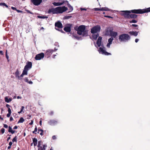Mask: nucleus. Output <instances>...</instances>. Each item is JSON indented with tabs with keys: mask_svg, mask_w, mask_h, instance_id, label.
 <instances>
[{
	"mask_svg": "<svg viewBox=\"0 0 150 150\" xmlns=\"http://www.w3.org/2000/svg\"><path fill=\"white\" fill-rule=\"evenodd\" d=\"M101 29L100 26L99 25H97L93 27L91 29V33L92 35L93 38L94 40H96L98 37V32H100Z\"/></svg>",
	"mask_w": 150,
	"mask_h": 150,
	"instance_id": "1",
	"label": "nucleus"
},
{
	"mask_svg": "<svg viewBox=\"0 0 150 150\" xmlns=\"http://www.w3.org/2000/svg\"><path fill=\"white\" fill-rule=\"evenodd\" d=\"M77 33L80 35L83 36H86L88 35V31L86 29V27L85 25H80L78 28Z\"/></svg>",
	"mask_w": 150,
	"mask_h": 150,
	"instance_id": "2",
	"label": "nucleus"
},
{
	"mask_svg": "<svg viewBox=\"0 0 150 150\" xmlns=\"http://www.w3.org/2000/svg\"><path fill=\"white\" fill-rule=\"evenodd\" d=\"M130 37L127 34H123L119 36V39L121 42H125L129 40Z\"/></svg>",
	"mask_w": 150,
	"mask_h": 150,
	"instance_id": "3",
	"label": "nucleus"
},
{
	"mask_svg": "<svg viewBox=\"0 0 150 150\" xmlns=\"http://www.w3.org/2000/svg\"><path fill=\"white\" fill-rule=\"evenodd\" d=\"M131 12L136 13H140L142 14L144 13L147 12H150V8L148 9L147 10H142L140 9H134L130 11Z\"/></svg>",
	"mask_w": 150,
	"mask_h": 150,
	"instance_id": "4",
	"label": "nucleus"
},
{
	"mask_svg": "<svg viewBox=\"0 0 150 150\" xmlns=\"http://www.w3.org/2000/svg\"><path fill=\"white\" fill-rule=\"evenodd\" d=\"M67 8L65 6L58 7L56 8V13H62L66 11Z\"/></svg>",
	"mask_w": 150,
	"mask_h": 150,
	"instance_id": "5",
	"label": "nucleus"
},
{
	"mask_svg": "<svg viewBox=\"0 0 150 150\" xmlns=\"http://www.w3.org/2000/svg\"><path fill=\"white\" fill-rule=\"evenodd\" d=\"M98 51L100 53L104 54L105 55H110L111 54L110 53L107 52L104 47H100L98 50Z\"/></svg>",
	"mask_w": 150,
	"mask_h": 150,
	"instance_id": "6",
	"label": "nucleus"
},
{
	"mask_svg": "<svg viewBox=\"0 0 150 150\" xmlns=\"http://www.w3.org/2000/svg\"><path fill=\"white\" fill-rule=\"evenodd\" d=\"M121 12L123 13H121V15L124 16L125 17L129 18V14L131 13V11H123Z\"/></svg>",
	"mask_w": 150,
	"mask_h": 150,
	"instance_id": "7",
	"label": "nucleus"
},
{
	"mask_svg": "<svg viewBox=\"0 0 150 150\" xmlns=\"http://www.w3.org/2000/svg\"><path fill=\"white\" fill-rule=\"evenodd\" d=\"M44 54L43 53H41L37 54L36 56L35 59L36 60H40L43 58L44 57Z\"/></svg>",
	"mask_w": 150,
	"mask_h": 150,
	"instance_id": "8",
	"label": "nucleus"
},
{
	"mask_svg": "<svg viewBox=\"0 0 150 150\" xmlns=\"http://www.w3.org/2000/svg\"><path fill=\"white\" fill-rule=\"evenodd\" d=\"M112 29L111 28H107L105 31V35H106L110 36L112 31Z\"/></svg>",
	"mask_w": 150,
	"mask_h": 150,
	"instance_id": "9",
	"label": "nucleus"
},
{
	"mask_svg": "<svg viewBox=\"0 0 150 150\" xmlns=\"http://www.w3.org/2000/svg\"><path fill=\"white\" fill-rule=\"evenodd\" d=\"M31 2L35 5L40 4L42 2V0H31Z\"/></svg>",
	"mask_w": 150,
	"mask_h": 150,
	"instance_id": "10",
	"label": "nucleus"
},
{
	"mask_svg": "<svg viewBox=\"0 0 150 150\" xmlns=\"http://www.w3.org/2000/svg\"><path fill=\"white\" fill-rule=\"evenodd\" d=\"M55 25L56 27L55 29L57 30H58V29L56 27L59 28H62L63 27L62 24L59 21L56 23Z\"/></svg>",
	"mask_w": 150,
	"mask_h": 150,
	"instance_id": "11",
	"label": "nucleus"
},
{
	"mask_svg": "<svg viewBox=\"0 0 150 150\" xmlns=\"http://www.w3.org/2000/svg\"><path fill=\"white\" fill-rule=\"evenodd\" d=\"M65 2H67V1H61L60 2H54L53 4L55 6H59L62 5Z\"/></svg>",
	"mask_w": 150,
	"mask_h": 150,
	"instance_id": "12",
	"label": "nucleus"
},
{
	"mask_svg": "<svg viewBox=\"0 0 150 150\" xmlns=\"http://www.w3.org/2000/svg\"><path fill=\"white\" fill-rule=\"evenodd\" d=\"M32 66V63L30 62H29L25 66L24 68L27 69L28 70H29L30 69Z\"/></svg>",
	"mask_w": 150,
	"mask_h": 150,
	"instance_id": "13",
	"label": "nucleus"
},
{
	"mask_svg": "<svg viewBox=\"0 0 150 150\" xmlns=\"http://www.w3.org/2000/svg\"><path fill=\"white\" fill-rule=\"evenodd\" d=\"M48 13H52V14L56 13V8H52L50 9L48 11Z\"/></svg>",
	"mask_w": 150,
	"mask_h": 150,
	"instance_id": "14",
	"label": "nucleus"
},
{
	"mask_svg": "<svg viewBox=\"0 0 150 150\" xmlns=\"http://www.w3.org/2000/svg\"><path fill=\"white\" fill-rule=\"evenodd\" d=\"M113 40V38L111 37L108 40V43L107 45V47L108 48H110V46L112 44V41Z\"/></svg>",
	"mask_w": 150,
	"mask_h": 150,
	"instance_id": "15",
	"label": "nucleus"
},
{
	"mask_svg": "<svg viewBox=\"0 0 150 150\" xmlns=\"http://www.w3.org/2000/svg\"><path fill=\"white\" fill-rule=\"evenodd\" d=\"M28 70L24 68L22 74L20 76V77H23L24 75H27L28 74Z\"/></svg>",
	"mask_w": 150,
	"mask_h": 150,
	"instance_id": "16",
	"label": "nucleus"
},
{
	"mask_svg": "<svg viewBox=\"0 0 150 150\" xmlns=\"http://www.w3.org/2000/svg\"><path fill=\"white\" fill-rule=\"evenodd\" d=\"M101 40L102 38L101 37H99L97 42V44L98 47H100L101 45Z\"/></svg>",
	"mask_w": 150,
	"mask_h": 150,
	"instance_id": "17",
	"label": "nucleus"
},
{
	"mask_svg": "<svg viewBox=\"0 0 150 150\" xmlns=\"http://www.w3.org/2000/svg\"><path fill=\"white\" fill-rule=\"evenodd\" d=\"M117 34V32L113 31L112 30L110 36L112 37L115 38Z\"/></svg>",
	"mask_w": 150,
	"mask_h": 150,
	"instance_id": "18",
	"label": "nucleus"
},
{
	"mask_svg": "<svg viewBox=\"0 0 150 150\" xmlns=\"http://www.w3.org/2000/svg\"><path fill=\"white\" fill-rule=\"evenodd\" d=\"M138 32L136 31H130L129 32V33L131 35H133L134 36H137L138 35Z\"/></svg>",
	"mask_w": 150,
	"mask_h": 150,
	"instance_id": "19",
	"label": "nucleus"
},
{
	"mask_svg": "<svg viewBox=\"0 0 150 150\" xmlns=\"http://www.w3.org/2000/svg\"><path fill=\"white\" fill-rule=\"evenodd\" d=\"M137 16L135 14H129V18H137Z\"/></svg>",
	"mask_w": 150,
	"mask_h": 150,
	"instance_id": "20",
	"label": "nucleus"
},
{
	"mask_svg": "<svg viewBox=\"0 0 150 150\" xmlns=\"http://www.w3.org/2000/svg\"><path fill=\"white\" fill-rule=\"evenodd\" d=\"M64 30L67 32H69L71 31V28L69 27H66L64 28Z\"/></svg>",
	"mask_w": 150,
	"mask_h": 150,
	"instance_id": "21",
	"label": "nucleus"
},
{
	"mask_svg": "<svg viewBox=\"0 0 150 150\" xmlns=\"http://www.w3.org/2000/svg\"><path fill=\"white\" fill-rule=\"evenodd\" d=\"M5 101L6 102L9 103L12 100V99L11 98H8L7 97H6L5 98Z\"/></svg>",
	"mask_w": 150,
	"mask_h": 150,
	"instance_id": "22",
	"label": "nucleus"
},
{
	"mask_svg": "<svg viewBox=\"0 0 150 150\" xmlns=\"http://www.w3.org/2000/svg\"><path fill=\"white\" fill-rule=\"evenodd\" d=\"M33 142L34 143V146H36L37 144V139L35 138H33Z\"/></svg>",
	"mask_w": 150,
	"mask_h": 150,
	"instance_id": "23",
	"label": "nucleus"
},
{
	"mask_svg": "<svg viewBox=\"0 0 150 150\" xmlns=\"http://www.w3.org/2000/svg\"><path fill=\"white\" fill-rule=\"evenodd\" d=\"M110 11L111 10L106 7H103L101 8V11Z\"/></svg>",
	"mask_w": 150,
	"mask_h": 150,
	"instance_id": "24",
	"label": "nucleus"
},
{
	"mask_svg": "<svg viewBox=\"0 0 150 150\" xmlns=\"http://www.w3.org/2000/svg\"><path fill=\"white\" fill-rule=\"evenodd\" d=\"M24 121V120L23 117H21L18 122V123H23Z\"/></svg>",
	"mask_w": 150,
	"mask_h": 150,
	"instance_id": "25",
	"label": "nucleus"
},
{
	"mask_svg": "<svg viewBox=\"0 0 150 150\" xmlns=\"http://www.w3.org/2000/svg\"><path fill=\"white\" fill-rule=\"evenodd\" d=\"M19 72L17 70L15 73V75L16 77H18L19 78H20L19 76Z\"/></svg>",
	"mask_w": 150,
	"mask_h": 150,
	"instance_id": "26",
	"label": "nucleus"
},
{
	"mask_svg": "<svg viewBox=\"0 0 150 150\" xmlns=\"http://www.w3.org/2000/svg\"><path fill=\"white\" fill-rule=\"evenodd\" d=\"M43 130L42 129H39L38 133H40L41 135H43Z\"/></svg>",
	"mask_w": 150,
	"mask_h": 150,
	"instance_id": "27",
	"label": "nucleus"
},
{
	"mask_svg": "<svg viewBox=\"0 0 150 150\" xmlns=\"http://www.w3.org/2000/svg\"><path fill=\"white\" fill-rule=\"evenodd\" d=\"M137 22V21L135 20H133L132 21H129V23H135Z\"/></svg>",
	"mask_w": 150,
	"mask_h": 150,
	"instance_id": "28",
	"label": "nucleus"
},
{
	"mask_svg": "<svg viewBox=\"0 0 150 150\" xmlns=\"http://www.w3.org/2000/svg\"><path fill=\"white\" fill-rule=\"evenodd\" d=\"M42 142L41 141H39L38 142V148L40 147H42V146H41V144Z\"/></svg>",
	"mask_w": 150,
	"mask_h": 150,
	"instance_id": "29",
	"label": "nucleus"
},
{
	"mask_svg": "<svg viewBox=\"0 0 150 150\" xmlns=\"http://www.w3.org/2000/svg\"><path fill=\"white\" fill-rule=\"evenodd\" d=\"M68 6L69 8V10H70V11H72L73 10V8L69 4H68Z\"/></svg>",
	"mask_w": 150,
	"mask_h": 150,
	"instance_id": "30",
	"label": "nucleus"
},
{
	"mask_svg": "<svg viewBox=\"0 0 150 150\" xmlns=\"http://www.w3.org/2000/svg\"><path fill=\"white\" fill-rule=\"evenodd\" d=\"M38 17L40 18H47V17L46 16H38Z\"/></svg>",
	"mask_w": 150,
	"mask_h": 150,
	"instance_id": "31",
	"label": "nucleus"
},
{
	"mask_svg": "<svg viewBox=\"0 0 150 150\" xmlns=\"http://www.w3.org/2000/svg\"><path fill=\"white\" fill-rule=\"evenodd\" d=\"M0 5H3L4 6H5L6 7L8 8V6L6 5L5 3H1L0 4Z\"/></svg>",
	"mask_w": 150,
	"mask_h": 150,
	"instance_id": "32",
	"label": "nucleus"
},
{
	"mask_svg": "<svg viewBox=\"0 0 150 150\" xmlns=\"http://www.w3.org/2000/svg\"><path fill=\"white\" fill-rule=\"evenodd\" d=\"M24 108V106H22L21 107V110L20 112H18L19 114L21 113L22 112H23V110Z\"/></svg>",
	"mask_w": 150,
	"mask_h": 150,
	"instance_id": "33",
	"label": "nucleus"
},
{
	"mask_svg": "<svg viewBox=\"0 0 150 150\" xmlns=\"http://www.w3.org/2000/svg\"><path fill=\"white\" fill-rule=\"evenodd\" d=\"M37 127H36L35 129L34 130L33 132V133L36 134V132H37Z\"/></svg>",
	"mask_w": 150,
	"mask_h": 150,
	"instance_id": "34",
	"label": "nucleus"
},
{
	"mask_svg": "<svg viewBox=\"0 0 150 150\" xmlns=\"http://www.w3.org/2000/svg\"><path fill=\"white\" fill-rule=\"evenodd\" d=\"M12 130L11 127L10 126H9L8 127V132H10Z\"/></svg>",
	"mask_w": 150,
	"mask_h": 150,
	"instance_id": "35",
	"label": "nucleus"
},
{
	"mask_svg": "<svg viewBox=\"0 0 150 150\" xmlns=\"http://www.w3.org/2000/svg\"><path fill=\"white\" fill-rule=\"evenodd\" d=\"M96 11H101V8H96L94 9Z\"/></svg>",
	"mask_w": 150,
	"mask_h": 150,
	"instance_id": "36",
	"label": "nucleus"
},
{
	"mask_svg": "<svg viewBox=\"0 0 150 150\" xmlns=\"http://www.w3.org/2000/svg\"><path fill=\"white\" fill-rule=\"evenodd\" d=\"M1 132H2V134H3L5 132V129L3 128L1 129Z\"/></svg>",
	"mask_w": 150,
	"mask_h": 150,
	"instance_id": "37",
	"label": "nucleus"
},
{
	"mask_svg": "<svg viewBox=\"0 0 150 150\" xmlns=\"http://www.w3.org/2000/svg\"><path fill=\"white\" fill-rule=\"evenodd\" d=\"M17 138L16 137H15L12 140V142H16V141Z\"/></svg>",
	"mask_w": 150,
	"mask_h": 150,
	"instance_id": "38",
	"label": "nucleus"
},
{
	"mask_svg": "<svg viewBox=\"0 0 150 150\" xmlns=\"http://www.w3.org/2000/svg\"><path fill=\"white\" fill-rule=\"evenodd\" d=\"M8 111L9 113H11V109L9 108H8Z\"/></svg>",
	"mask_w": 150,
	"mask_h": 150,
	"instance_id": "39",
	"label": "nucleus"
},
{
	"mask_svg": "<svg viewBox=\"0 0 150 150\" xmlns=\"http://www.w3.org/2000/svg\"><path fill=\"white\" fill-rule=\"evenodd\" d=\"M24 80L26 82H28V78H25V79H24Z\"/></svg>",
	"mask_w": 150,
	"mask_h": 150,
	"instance_id": "40",
	"label": "nucleus"
},
{
	"mask_svg": "<svg viewBox=\"0 0 150 150\" xmlns=\"http://www.w3.org/2000/svg\"><path fill=\"white\" fill-rule=\"evenodd\" d=\"M38 150H44V149H43L42 148V147H40L39 148H38Z\"/></svg>",
	"mask_w": 150,
	"mask_h": 150,
	"instance_id": "41",
	"label": "nucleus"
},
{
	"mask_svg": "<svg viewBox=\"0 0 150 150\" xmlns=\"http://www.w3.org/2000/svg\"><path fill=\"white\" fill-rule=\"evenodd\" d=\"M43 147H42V148L44 149L45 150V148L47 147V146L45 145H44Z\"/></svg>",
	"mask_w": 150,
	"mask_h": 150,
	"instance_id": "42",
	"label": "nucleus"
},
{
	"mask_svg": "<svg viewBox=\"0 0 150 150\" xmlns=\"http://www.w3.org/2000/svg\"><path fill=\"white\" fill-rule=\"evenodd\" d=\"M26 11L28 13H30L31 14H33V13H32L29 10H26Z\"/></svg>",
	"mask_w": 150,
	"mask_h": 150,
	"instance_id": "43",
	"label": "nucleus"
},
{
	"mask_svg": "<svg viewBox=\"0 0 150 150\" xmlns=\"http://www.w3.org/2000/svg\"><path fill=\"white\" fill-rule=\"evenodd\" d=\"M11 115V113H8L7 115V117H9Z\"/></svg>",
	"mask_w": 150,
	"mask_h": 150,
	"instance_id": "44",
	"label": "nucleus"
},
{
	"mask_svg": "<svg viewBox=\"0 0 150 150\" xmlns=\"http://www.w3.org/2000/svg\"><path fill=\"white\" fill-rule=\"evenodd\" d=\"M4 127L5 128H7L8 127V125L6 124L4 125Z\"/></svg>",
	"mask_w": 150,
	"mask_h": 150,
	"instance_id": "45",
	"label": "nucleus"
},
{
	"mask_svg": "<svg viewBox=\"0 0 150 150\" xmlns=\"http://www.w3.org/2000/svg\"><path fill=\"white\" fill-rule=\"evenodd\" d=\"M17 11L18 13H22V12L21 11L18 10H16Z\"/></svg>",
	"mask_w": 150,
	"mask_h": 150,
	"instance_id": "46",
	"label": "nucleus"
},
{
	"mask_svg": "<svg viewBox=\"0 0 150 150\" xmlns=\"http://www.w3.org/2000/svg\"><path fill=\"white\" fill-rule=\"evenodd\" d=\"M132 25L133 26L135 27H137L138 26V25H136V24H132Z\"/></svg>",
	"mask_w": 150,
	"mask_h": 150,
	"instance_id": "47",
	"label": "nucleus"
},
{
	"mask_svg": "<svg viewBox=\"0 0 150 150\" xmlns=\"http://www.w3.org/2000/svg\"><path fill=\"white\" fill-rule=\"evenodd\" d=\"M7 50H6V58H7V59H8V55H7Z\"/></svg>",
	"mask_w": 150,
	"mask_h": 150,
	"instance_id": "48",
	"label": "nucleus"
},
{
	"mask_svg": "<svg viewBox=\"0 0 150 150\" xmlns=\"http://www.w3.org/2000/svg\"><path fill=\"white\" fill-rule=\"evenodd\" d=\"M12 143L11 142H10L9 143V145L10 146H11V145H12Z\"/></svg>",
	"mask_w": 150,
	"mask_h": 150,
	"instance_id": "49",
	"label": "nucleus"
},
{
	"mask_svg": "<svg viewBox=\"0 0 150 150\" xmlns=\"http://www.w3.org/2000/svg\"><path fill=\"white\" fill-rule=\"evenodd\" d=\"M139 40L138 39H135V42H137Z\"/></svg>",
	"mask_w": 150,
	"mask_h": 150,
	"instance_id": "50",
	"label": "nucleus"
},
{
	"mask_svg": "<svg viewBox=\"0 0 150 150\" xmlns=\"http://www.w3.org/2000/svg\"><path fill=\"white\" fill-rule=\"evenodd\" d=\"M33 121L32 120H31V122L29 123V125H32L33 124Z\"/></svg>",
	"mask_w": 150,
	"mask_h": 150,
	"instance_id": "51",
	"label": "nucleus"
},
{
	"mask_svg": "<svg viewBox=\"0 0 150 150\" xmlns=\"http://www.w3.org/2000/svg\"><path fill=\"white\" fill-rule=\"evenodd\" d=\"M18 128V127L16 126H14V127L13 128V129H16Z\"/></svg>",
	"mask_w": 150,
	"mask_h": 150,
	"instance_id": "52",
	"label": "nucleus"
},
{
	"mask_svg": "<svg viewBox=\"0 0 150 150\" xmlns=\"http://www.w3.org/2000/svg\"><path fill=\"white\" fill-rule=\"evenodd\" d=\"M105 17H108V18H112V17L110 16H104Z\"/></svg>",
	"mask_w": 150,
	"mask_h": 150,
	"instance_id": "53",
	"label": "nucleus"
},
{
	"mask_svg": "<svg viewBox=\"0 0 150 150\" xmlns=\"http://www.w3.org/2000/svg\"><path fill=\"white\" fill-rule=\"evenodd\" d=\"M10 132H11L12 134H13L15 132V131L12 130Z\"/></svg>",
	"mask_w": 150,
	"mask_h": 150,
	"instance_id": "54",
	"label": "nucleus"
},
{
	"mask_svg": "<svg viewBox=\"0 0 150 150\" xmlns=\"http://www.w3.org/2000/svg\"><path fill=\"white\" fill-rule=\"evenodd\" d=\"M13 120V118L12 117H11L10 118V121H11Z\"/></svg>",
	"mask_w": 150,
	"mask_h": 150,
	"instance_id": "55",
	"label": "nucleus"
},
{
	"mask_svg": "<svg viewBox=\"0 0 150 150\" xmlns=\"http://www.w3.org/2000/svg\"><path fill=\"white\" fill-rule=\"evenodd\" d=\"M52 138L53 139H55L56 138V137L55 136H52Z\"/></svg>",
	"mask_w": 150,
	"mask_h": 150,
	"instance_id": "56",
	"label": "nucleus"
},
{
	"mask_svg": "<svg viewBox=\"0 0 150 150\" xmlns=\"http://www.w3.org/2000/svg\"><path fill=\"white\" fill-rule=\"evenodd\" d=\"M11 8L13 10H16V8L14 7H11Z\"/></svg>",
	"mask_w": 150,
	"mask_h": 150,
	"instance_id": "57",
	"label": "nucleus"
},
{
	"mask_svg": "<svg viewBox=\"0 0 150 150\" xmlns=\"http://www.w3.org/2000/svg\"><path fill=\"white\" fill-rule=\"evenodd\" d=\"M28 83H29V84H32L33 83V82L31 81H28Z\"/></svg>",
	"mask_w": 150,
	"mask_h": 150,
	"instance_id": "58",
	"label": "nucleus"
},
{
	"mask_svg": "<svg viewBox=\"0 0 150 150\" xmlns=\"http://www.w3.org/2000/svg\"><path fill=\"white\" fill-rule=\"evenodd\" d=\"M81 10H86V9L85 8H81Z\"/></svg>",
	"mask_w": 150,
	"mask_h": 150,
	"instance_id": "59",
	"label": "nucleus"
},
{
	"mask_svg": "<svg viewBox=\"0 0 150 150\" xmlns=\"http://www.w3.org/2000/svg\"><path fill=\"white\" fill-rule=\"evenodd\" d=\"M40 126H41V125H42V121L41 120H40Z\"/></svg>",
	"mask_w": 150,
	"mask_h": 150,
	"instance_id": "60",
	"label": "nucleus"
},
{
	"mask_svg": "<svg viewBox=\"0 0 150 150\" xmlns=\"http://www.w3.org/2000/svg\"><path fill=\"white\" fill-rule=\"evenodd\" d=\"M0 54H3V52L2 51H0Z\"/></svg>",
	"mask_w": 150,
	"mask_h": 150,
	"instance_id": "61",
	"label": "nucleus"
},
{
	"mask_svg": "<svg viewBox=\"0 0 150 150\" xmlns=\"http://www.w3.org/2000/svg\"><path fill=\"white\" fill-rule=\"evenodd\" d=\"M17 98L18 99H19V98H21V97H20L19 96H18L17 97Z\"/></svg>",
	"mask_w": 150,
	"mask_h": 150,
	"instance_id": "62",
	"label": "nucleus"
},
{
	"mask_svg": "<svg viewBox=\"0 0 150 150\" xmlns=\"http://www.w3.org/2000/svg\"><path fill=\"white\" fill-rule=\"evenodd\" d=\"M11 146H8V149H10L11 148Z\"/></svg>",
	"mask_w": 150,
	"mask_h": 150,
	"instance_id": "63",
	"label": "nucleus"
},
{
	"mask_svg": "<svg viewBox=\"0 0 150 150\" xmlns=\"http://www.w3.org/2000/svg\"><path fill=\"white\" fill-rule=\"evenodd\" d=\"M9 105H8V104H7L6 105V106L7 107H9Z\"/></svg>",
	"mask_w": 150,
	"mask_h": 150,
	"instance_id": "64",
	"label": "nucleus"
}]
</instances>
